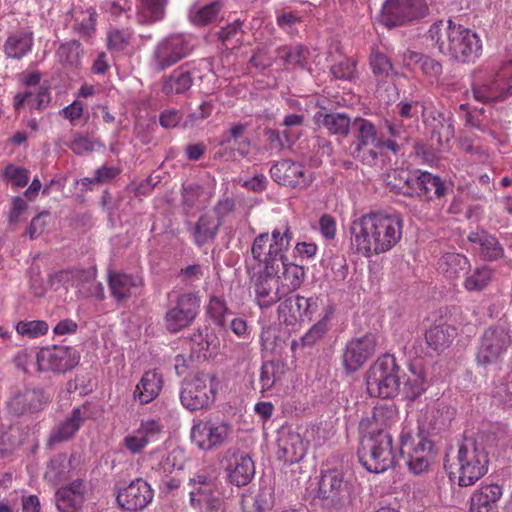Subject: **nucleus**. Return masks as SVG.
I'll list each match as a JSON object with an SVG mask.
<instances>
[{
	"label": "nucleus",
	"instance_id": "nucleus-1",
	"mask_svg": "<svg viewBox=\"0 0 512 512\" xmlns=\"http://www.w3.org/2000/svg\"><path fill=\"white\" fill-rule=\"evenodd\" d=\"M403 219L398 213L372 212L350 225L351 242L365 257L390 251L402 238Z\"/></svg>",
	"mask_w": 512,
	"mask_h": 512
},
{
	"label": "nucleus",
	"instance_id": "nucleus-2",
	"mask_svg": "<svg viewBox=\"0 0 512 512\" xmlns=\"http://www.w3.org/2000/svg\"><path fill=\"white\" fill-rule=\"evenodd\" d=\"M438 411H422L415 425L407 423L400 434V454L409 470L419 475L429 467L433 442L431 432L438 429L436 418Z\"/></svg>",
	"mask_w": 512,
	"mask_h": 512
},
{
	"label": "nucleus",
	"instance_id": "nucleus-3",
	"mask_svg": "<svg viewBox=\"0 0 512 512\" xmlns=\"http://www.w3.org/2000/svg\"><path fill=\"white\" fill-rule=\"evenodd\" d=\"M367 391L372 397L393 398L400 392L401 368L396 358L384 354L370 366L365 374Z\"/></svg>",
	"mask_w": 512,
	"mask_h": 512
},
{
	"label": "nucleus",
	"instance_id": "nucleus-4",
	"mask_svg": "<svg viewBox=\"0 0 512 512\" xmlns=\"http://www.w3.org/2000/svg\"><path fill=\"white\" fill-rule=\"evenodd\" d=\"M489 458L485 448L472 440H465L458 448L456 461L451 465L457 475L458 484L468 487L475 484L488 472Z\"/></svg>",
	"mask_w": 512,
	"mask_h": 512
},
{
	"label": "nucleus",
	"instance_id": "nucleus-5",
	"mask_svg": "<svg viewBox=\"0 0 512 512\" xmlns=\"http://www.w3.org/2000/svg\"><path fill=\"white\" fill-rule=\"evenodd\" d=\"M472 92L477 101L485 104L506 99L512 94V61L504 62L494 72L476 74Z\"/></svg>",
	"mask_w": 512,
	"mask_h": 512
},
{
	"label": "nucleus",
	"instance_id": "nucleus-6",
	"mask_svg": "<svg viewBox=\"0 0 512 512\" xmlns=\"http://www.w3.org/2000/svg\"><path fill=\"white\" fill-rule=\"evenodd\" d=\"M393 439L390 433L364 435L358 449L362 466L371 473H383L395 465Z\"/></svg>",
	"mask_w": 512,
	"mask_h": 512
},
{
	"label": "nucleus",
	"instance_id": "nucleus-7",
	"mask_svg": "<svg viewBox=\"0 0 512 512\" xmlns=\"http://www.w3.org/2000/svg\"><path fill=\"white\" fill-rule=\"evenodd\" d=\"M512 345V336L506 323H497L484 330L476 352L478 365L487 367L502 362Z\"/></svg>",
	"mask_w": 512,
	"mask_h": 512
},
{
	"label": "nucleus",
	"instance_id": "nucleus-8",
	"mask_svg": "<svg viewBox=\"0 0 512 512\" xmlns=\"http://www.w3.org/2000/svg\"><path fill=\"white\" fill-rule=\"evenodd\" d=\"M429 14L426 0H385L379 21L388 29L402 27Z\"/></svg>",
	"mask_w": 512,
	"mask_h": 512
},
{
	"label": "nucleus",
	"instance_id": "nucleus-9",
	"mask_svg": "<svg viewBox=\"0 0 512 512\" xmlns=\"http://www.w3.org/2000/svg\"><path fill=\"white\" fill-rule=\"evenodd\" d=\"M353 140L349 154L365 165L373 166L378 159L379 136L376 126L368 119L357 117L352 122Z\"/></svg>",
	"mask_w": 512,
	"mask_h": 512
},
{
	"label": "nucleus",
	"instance_id": "nucleus-10",
	"mask_svg": "<svg viewBox=\"0 0 512 512\" xmlns=\"http://www.w3.org/2000/svg\"><path fill=\"white\" fill-rule=\"evenodd\" d=\"M200 302L197 292H182L171 298L164 317L167 331L178 333L190 326L200 312Z\"/></svg>",
	"mask_w": 512,
	"mask_h": 512
},
{
	"label": "nucleus",
	"instance_id": "nucleus-11",
	"mask_svg": "<svg viewBox=\"0 0 512 512\" xmlns=\"http://www.w3.org/2000/svg\"><path fill=\"white\" fill-rule=\"evenodd\" d=\"M213 378L208 373H198L182 381L180 400L190 411L207 408L214 400Z\"/></svg>",
	"mask_w": 512,
	"mask_h": 512
},
{
	"label": "nucleus",
	"instance_id": "nucleus-12",
	"mask_svg": "<svg viewBox=\"0 0 512 512\" xmlns=\"http://www.w3.org/2000/svg\"><path fill=\"white\" fill-rule=\"evenodd\" d=\"M279 273L280 266L266 262L265 266L251 277L256 301L261 308L271 307L286 296L277 277Z\"/></svg>",
	"mask_w": 512,
	"mask_h": 512
},
{
	"label": "nucleus",
	"instance_id": "nucleus-13",
	"mask_svg": "<svg viewBox=\"0 0 512 512\" xmlns=\"http://www.w3.org/2000/svg\"><path fill=\"white\" fill-rule=\"evenodd\" d=\"M191 51L192 46L183 35H170L155 46L151 58L153 69L164 71L186 58Z\"/></svg>",
	"mask_w": 512,
	"mask_h": 512
},
{
	"label": "nucleus",
	"instance_id": "nucleus-14",
	"mask_svg": "<svg viewBox=\"0 0 512 512\" xmlns=\"http://www.w3.org/2000/svg\"><path fill=\"white\" fill-rule=\"evenodd\" d=\"M190 502L191 505L206 510H217L221 504L224 493L219 490L217 478L212 474L201 472L190 479Z\"/></svg>",
	"mask_w": 512,
	"mask_h": 512
},
{
	"label": "nucleus",
	"instance_id": "nucleus-15",
	"mask_svg": "<svg viewBox=\"0 0 512 512\" xmlns=\"http://www.w3.org/2000/svg\"><path fill=\"white\" fill-rule=\"evenodd\" d=\"M423 123L430 133L431 145L438 150L447 148L454 138L453 117L446 114L433 104L423 107Z\"/></svg>",
	"mask_w": 512,
	"mask_h": 512
},
{
	"label": "nucleus",
	"instance_id": "nucleus-16",
	"mask_svg": "<svg viewBox=\"0 0 512 512\" xmlns=\"http://www.w3.org/2000/svg\"><path fill=\"white\" fill-rule=\"evenodd\" d=\"M35 360L41 372L65 373L77 366L80 355L72 347L53 346L37 352Z\"/></svg>",
	"mask_w": 512,
	"mask_h": 512
},
{
	"label": "nucleus",
	"instance_id": "nucleus-17",
	"mask_svg": "<svg viewBox=\"0 0 512 512\" xmlns=\"http://www.w3.org/2000/svg\"><path fill=\"white\" fill-rule=\"evenodd\" d=\"M377 337L367 333L347 342L342 355V364L347 373L359 370L376 352Z\"/></svg>",
	"mask_w": 512,
	"mask_h": 512
},
{
	"label": "nucleus",
	"instance_id": "nucleus-18",
	"mask_svg": "<svg viewBox=\"0 0 512 512\" xmlns=\"http://www.w3.org/2000/svg\"><path fill=\"white\" fill-rule=\"evenodd\" d=\"M318 310V298L291 295L278 306V318L287 326H294L305 320L310 321Z\"/></svg>",
	"mask_w": 512,
	"mask_h": 512
},
{
	"label": "nucleus",
	"instance_id": "nucleus-19",
	"mask_svg": "<svg viewBox=\"0 0 512 512\" xmlns=\"http://www.w3.org/2000/svg\"><path fill=\"white\" fill-rule=\"evenodd\" d=\"M482 53V42L478 34L458 24L452 37V46L448 56L460 63L475 62Z\"/></svg>",
	"mask_w": 512,
	"mask_h": 512
},
{
	"label": "nucleus",
	"instance_id": "nucleus-20",
	"mask_svg": "<svg viewBox=\"0 0 512 512\" xmlns=\"http://www.w3.org/2000/svg\"><path fill=\"white\" fill-rule=\"evenodd\" d=\"M49 402V395L42 388H25L13 392L7 402L10 414L22 416L41 411Z\"/></svg>",
	"mask_w": 512,
	"mask_h": 512
},
{
	"label": "nucleus",
	"instance_id": "nucleus-21",
	"mask_svg": "<svg viewBox=\"0 0 512 512\" xmlns=\"http://www.w3.org/2000/svg\"><path fill=\"white\" fill-rule=\"evenodd\" d=\"M348 494L349 483L342 469L322 470L318 489L319 498L328 501L330 505L338 506Z\"/></svg>",
	"mask_w": 512,
	"mask_h": 512
},
{
	"label": "nucleus",
	"instance_id": "nucleus-22",
	"mask_svg": "<svg viewBox=\"0 0 512 512\" xmlns=\"http://www.w3.org/2000/svg\"><path fill=\"white\" fill-rule=\"evenodd\" d=\"M231 426L225 422L200 421L191 429L192 441L203 450H211L222 445L229 434Z\"/></svg>",
	"mask_w": 512,
	"mask_h": 512
},
{
	"label": "nucleus",
	"instance_id": "nucleus-23",
	"mask_svg": "<svg viewBox=\"0 0 512 512\" xmlns=\"http://www.w3.org/2000/svg\"><path fill=\"white\" fill-rule=\"evenodd\" d=\"M154 496L151 486L142 478H136L117 494L118 505L130 512H139L145 509Z\"/></svg>",
	"mask_w": 512,
	"mask_h": 512
},
{
	"label": "nucleus",
	"instance_id": "nucleus-24",
	"mask_svg": "<svg viewBox=\"0 0 512 512\" xmlns=\"http://www.w3.org/2000/svg\"><path fill=\"white\" fill-rule=\"evenodd\" d=\"M270 175L276 183L291 188H305L310 183L304 166L291 160H281L273 164Z\"/></svg>",
	"mask_w": 512,
	"mask_h": 512
},
{
	"label": "nucleus",
	"instance_id": "nucleus-25",
	"mask_svg": "<svg viewBox=\"0 0 512 512\" xmlns=\"http://www.w3.org/2000/svg\"><path fill=\"white\" fill-rule=\"evenodd\" d=\"M412 190V197H416L422 201H432L434 199H442L448 191L447 183L439 176L430 172L415 170V179Z\"/></svg>",
	"mask_w": 512,
	"mask_h": 512
},
{
	"label": "nucleus",
	"instance_id": "nucleus-26",
	"mask_svg": "<svg viewBox=\"0 0 512 512\" xmlns=\"http://www.w3.org/2000/svg\"><path fill=\"white\" fill-rule=\"evenodd\" d=\"M398 421L399 413L395 405H378L374 407L371 417H367L360 422V429L370 436L390 433L389 429Z\"/></svg>",
	"mask_w": 512,
	"mask_h": 512
},
{
	"label": "nucleus",
	"instance_id": "nucleus-27",
	"mask_svg": "<svg viewBox=\"0 0 512 512\" xmlns=\"http://www.w3.org/2000/svg\"><path fill=\"white\" fill-rule=\"evenodd\" d=\"M87 485L77 479L56 491V506L59 512H79L85 501Z\"/></svg>",
	"mask_w": 512,
	"mask_h": 512
},
{
	"label": "nucleus",
	"instance_id": "nucleus-28",
	"mask_svg": "<svg viewBox=\"0 0 512 512\" xmlns=\"http://www.w3.org/2000/svg\"><path fill=\"white\" fill-rule=\"evenodd\" d=\"M233 462L226 468L227 478L231 484L237 487L247 485L255 474V465L252 458L245 452L234 450Z\"/></svg>",
	"mask_w": 512,
	"mask_h": 512
},
{
	"label": "nucleus",
	"instance_id": "nucleus-29",
	"mask_svg": "<svg viewBox=\"0 0 512 512\" xmlns=\"http://www.w3.org/2000/svg\"><path fill=\"white\" fill-rule=\"evenodd\" d=\"M142 285L143 280L139 276L111 270L108 272V286L112 297L118 303L126 302L131 298L133 290Z\"/></svg>",
	"mask_w": 512,
	"mask_h": 512
},
{
	"label": "nucleus",
	"instance_id": "nucleus-30",
	"mask_svg": "<svg viewBox=\"0 0 512 512\" xmlns=\"http://www.w3.org/2000/svg\"><path fill=\"white\" fill-rule=\"evenodd\" d=\"M88 417L89 407L87 405L74 408L51 433L50 441L60 443L71 439Z\"/></svg>",
	"mask_w": 512,
	"mask_h": 512
},
{
	"label": "nucleus",
	"instance_id": "nucleus-31",
	"mask_svg": "<svg viewBox=\"0 0 512 512\" xmlns=\"http://www.w3.org/2000/svg\"><path fill=\"white\" fill-rule=\"evenodd\" d=\"M502 496V488L497 484L481 486L470 499L469 512H499L498 501Z\"/></svg>",
	"mask_w": 512,
	"mask_h": 512
},
{
	"label": "nucleus",
	"instance_id": "nucleus-32",
	"mask_svg": "<svg viewBox=\"0 0 512 512\" xmlns=\"http://www.w3.org/2000/svg\"><path fill=\"white\" fill-rule=\"evenodd\" d=\"M271 243L268 247V258L266 262H272L276 266L283 264V261L287 258L284 254L285 251L290 247L293 239V233L290 227L285 224L282 228H275L271 234Z\"/></svg>",
	"mask_w": 512,
	"mask_h": 512
},
{
	"label": "nucleus",
	"instance_id": "nucleus-33",
	"mask_svg": "<svg viewBox=\"0 0 512 512\" xmlns=\"http://www.w3.org/2000/svg\"><path fill=\"white\" fill-rule=\"evenodd\" d=\"M163 385L161 374L155 370L147 371L143 374L134 391V398L140 404L152 402L160 393Z\"/></svg>",
	"mask_w": 512,
	"mask_h": 512
},
{
	"label": "nucleus",
	"instance_id": "nucleus-34",
	"mask_svg": "<svg viewBox=\"0 0 512 512\" xmlns=\"http://www.w3.org/2000/svg\"><path fill=\"white\" fill-rule=\"evenodd\" d=\"M305 455V447L298 433H288L278 440V459L286 463L299 462Z\"/></svg>",
	"mask_w": 512,
	"mask_h": 512
},
{
	"label": "nucleus",
	"instance_id": "nucleus-35",
	"mask_svg": "<svg viewBox=\"0 0 512 512\" xmlns=\"http://www.w3.org/2000/svg\"><path fill=\"white\" fill-rule=\"evenodd\" d=\"M193 85V77L184 67L175 69L170 75L161 79V91L166 96L186 93Z\"/></svg>",
	"mask_w": 512,
	"mask_h": 512
},
{
	"label": "nucleus",
	"instance_id": "nucleus-36",
	"mask_svg": "<svg viewBox=\"0 0 512 512\" xmlns=\"http://www.w3.org/2000/svg\"><path fill=\"white\" fill-rule=\"evenodd\" d=\"M280 272L277 277L286 296L299 289L306 277L304 267L289 263L287 258L280 264Z\"/></svg>",
	"mask_w": 512,
	"mask_h": 512
},
{
	"label": "nucleus",
	"instance_id": "nucleus-37",
	"mask_svg": "<svg viewBox=\"0 0 512 512\" xmlns=\"http://www.w3.org/2000/svg\"><path fill=\"white\" fill-rule=\"evenodd\" d=\"M458 24L449 20L447 24L443 21L433 23L427 33V39L432 41L438 48L439 52L448 55L452 46V37L456 32Z\"/></svg>",
	"mask_w": 512,
	"mask_h": 512
},
{
	"label": "nucleus",
	"instance_id": "nucleus-38",
	"mask_svg": "<svg viewBox=\"0 0 512 512\" xmlns=\"http://www.w3.org/2000/svg\"><path fill=\"white\" fill-rule=\"evenodd\" d=\"M217 342V337L208 328L193 333L190 337L191 358L198 361L208 359Z\"/></svg>",
	"mask_w": 512,
	"mask_h": 512
},
{
	"label": "nucleus",
	"instance_id": "nucleus-39",
	"mask_svg": "<svg viewBox=\"0 0 512 512\" xmlns=\"http://www.w3.org/2000/svg\"><path fill=\"white\" fill-rule=\"evenodd\" d=\"M274 488L270 485L261 486L254 495H243V512H264L274 505Z\"/></svg>",
	"mask_w": 512,
	"mask_h": 512
},
{
	"label": "nucleus",
	"instance_id": "nucleus-40",
	"mask_svg": "<svg viewBox=\"0 0 512 512\" xmlns=\"http://www.w3.org/2000/svg\"><path fill=\"white\" fill-rule=\"evenodd\" d=\"M468 240L479 246V254L484 260L493 261L503 256V248L498 240L486 231L471 232Z\"/></svg>",
	"mask_w": 512,
	"mask_h": 512
},
{
	"label": "nucleus",
	"instance_id": "nucleus-41",
	"mask_svg": "<svg viewBox=\"0 0 512 512\" xmlns=\"http://www.w3.org/2000/svg\"><path fill=\"white\" fill-rule=\"evenodd\" d=\"M222 222L213 215L203 214L199 217L193 229V239L197 246L202 247L216 238Z\"/></svg>",
	"mask_w": 512,
	"mask_h": 512
},
{
	"label": "nucleus",
	"instance_id": "nucleus-42",
	"mask_svg": "<svg viewBox=\"0 0 512 512\" xmlns=\"http://www.w3.org/2000/svg\"><path fill=\"white\" fill-rule=\"evenodd\" d=\"M318 124L325 127L330 134L341 137L348 136L352 122L350 117L345 113H324L319 111L315 115Z\"/></svg>",
	"mask_w": 512,
	"mask_h": 512
},
{
	"label": "nucleus",
	"instance_id": "nucleus-43",
	"mask_svg": "<svg viewBox=\"0 0 512 512\" xmlns=\"http://www.w3.org/2000/svg\"><path fill=\"white\" fill-rule=\"evenodd\" d=\"M456 335L454 327L440 324L430 327L426 331L425 338L429 347L435 351H443L448 348Z\"/></svg>",
	"mask_w": 512,
	"mask_h": 512
},
{
	"label": "nucleus",
	"instance_id": "nucleus-44",
	"mask_svg": "<svg viewBox=\"0 0 512 512\" xmlns=\"http://www.w3.org/2000/svg\"><path fill=\"white\" fill-rule=\"evenodd\" d=\"M427 389V381L424 371L417 365L410 367V375L407 376L402 393L410 401L418 398Z\"/></svg>",
	"mask_w": 512,
	"mask_h": 512
},
{
	"label": "nucleus",
	"instance_id": "nucleus-45",
	"mask_svg": "<svg viewBox=\"0 0 512 512\" xmlns=\"http://www.w3.org/2000/svg\"><path fill=\"white\" fill-rule=\"evenodd\" d=\"M413 179H415V171L410 173L403 170H394L386 175L385 182L390 191L412 197Z\"/></svg>",
	"mask_w": 512,
	"mask_h": 512
},
{
	"label": "nucleus",
	"instance_id": "nucleus-46",
	"mask_svg": "<svg viewBox=\"0 0 512 512\" xmlns=\"http://www.w3.org/2000/svg\"><path fill=\"white\" fill-rule=\"evenodd\" d=\"M74 19V29L83 37H89L95 30L96 11L93 7L84 11L81 7L74 6L70 11Z\"/></svg>",
	"mask_w": 512,
	"mask_h": 512
},
{
	"label": "nucleus",
	"instance_id": "nucleus-47",
	"mask_svg": "<svg viewBox=\"0 0 512 512\" xmlns=\"http://www.w3.org/2000/svg\"><path fill=\"white\" fill-rule=\"evenodd\" d=\"M439 267L448 278H457L460 273L466 272L470 263L466 256L459 253H446L440 261Z\"/></svg>",
	"mask_w": 512,
	"mask_h": 512
},
{
	"label": "nucleus",
	"instance_id": "nucleus-48",
	"mask_svg": "<svg viewBox=\"0 0 512 512\" xmlns=\"http://www.w3.org/2000/svg\"><path fill=\"white\" fill-rule=\"evenodd\" d=\"M167 0H141L137 19L141 24H152L162 20Z\"/></svg>",
	"mask_w": 512,
	"mask_h": 512
},
{
	"label": "nucleus",
	"instance_id": "nucleus-49",
	"mask_svg": "<svg viewBox=\"0 0 512 512\" xmlns=\"http://www.w3.org/2000/svg\"><path fill=\"white\" fill-rule=\"evenodd\" d=\"M277 57L286 66L304 68L309 56V50L303 45L282 46L276 50Z\"/></svg>",
	"mask_w": 512,
	"mask_h": 512
},
{
	"label": "nucleus",
	"instance_id": "nucleus-50",
	"mask_svg": "<svg viewBox=\"0 0 512 512\" xmlns=\"http://www.w3.org/2000/svg\"><path fill=\"white\" fill-rule=\"evenodd\" d=\"M32 44V34L20 32L6 40L4 50L8 57L20 59L31 50Z\"/></svg>",
	"mask_w": 512,
	"mask_h": 512
},
{
	"label": "nucleus",
	"instance_id": "nucleus-51",
	"mask_svg": "<svg viewBox=\"0 0 512 512\" xmlns=\"http://www.w3.org/2000/svg\"><path fill=\"white\" fill-rule=\"evenodd\" d=\"M222 8L220 1H214L204 6L193 5L189 10V19L198 26L206 25L212 22Z\"/></svg>",
	"mask_w": 512,
	"mask_h": 512
},
{
	"label": "nucleus",
	"instance_id": "nucleus-52",
	"mask_svg": "<svg viewBox=\"0 0 512 512\" xmlns=\"http://www.w3.org/2000/svg\"><path fill=\"white\" fill-rule=\"evenodd\" d=\"M82 54L81 44L75 40L60 45L57 50L60 63L72 69H78L81 66Z\"/></svg>",
	"mask_w": 512,
	"mask_h": 512
},
{
	"label": "nucleus",
	"instance_id": "nucleus-53",
	"mask_svg": "<svg viewBox=\"0 0 512 512\" xmlns=\"http://www.w3.org/2000/svg\"><path fill=\"white\" fill-rule=\"evenodd\" d=\"M69 464L66 454L59 453L55 455L48 462L45 478L53 484H58L67 477Z\"/></svg>",
	"mask_w": 512,
	"mask_h": 512
},
{
	"label": "nucleus",
	"instance_id": "nucleus-54",
	"mask_svg": "<svg viewBox=\"0 0 512 512\" xmlns=\"http://www.w3.org/2000/svg\"><path fill=\"white\" fill-rule=\"evenodd\" d=\"M408 59L416 66H418L422 72L430 77H437L442 73V65L437 60L430 56L424 55L418 52H409Z\"/></svg>",
	"mask_w": 512,
	"mask_h": 512
},
{
	"label": "nucleus",
	"instance_id": "nucleus-55",
	"mask_svg": "<svg viewBox=\"0 0 512 512\" xmlns=\"http://www.w3.org/2000/svg\"><path fill=\"white\" fill-rule=\"evenodd\" d=\"M493 271L488 266L476 268L471 275H469L464 282V287L468 291H481L491 281Z\"/></svg>",
	"mask_w": 512,
	"mask_h": 512
},
{
	"label": "nucleus",
	"instance_id": "nucleus-56",
	"mask_svg": "<svg viewBox=\"0 0 512 512\" xmlns=\"http://www.w3.org/2000/svg\"><path fill=\"white\" fill-rule=\"evenodd\" d=\"M370 66L374 76L379 81H385L393 68L390 59L385 54L378 51L372 52L370 56Z\"/></svg>",
	"mask_w": 512,
	"mask_h": 512
},
{
	"label": "nucleus",
	"instance_id": "nucleus-57",
	"mask_svg": "<svg viewBox=\"0 0 512 512\" xmlns=\"http://www.w3.org/2000/svg\"><path fill=\"white\" fill-rule=\"evenodd\" d=\"M248 128L247 123H237L231 126L228 130L229 139H232L236 145H238V152L242 156H246L249 152L251 145L250 139L244 137V133Z\"/></svg>",
	"mask_w": 512,
	"mask_h": 512
},
{
	"label": "nucleus",
	"instance_id": "nucleus-58",
	"mask_svg": "<svg viewBox=\"0 0 512 512\" xmlns=\"http://www.w3.org/2000/svg\"><path fill=\"white\" fill-rule=\"evenodd\" d=\"M48 328V324L41 320L20 321L16 325V331L18 334L29 338H36L46 334Z\"/></svg>",
	"mask_w": 512,
	"mask_h": 512
},
{
	"label": "nucleus",
	"instance_id": "nucleus-59",
	"mask_svg": "<svg viewBox=\"0 0 512 512\" xmlns=\"http://www.w3.org/2000/svg\"><path fill=\"white\" fill-rule=\"evenodd\" d=\"M208 313L214 322L221 327H226V316L231 314L225 301L215 296L211 297L209 301Z\"/></svg>",
	"mask_w": 512,
	"mask_h": 512
},
{
	"label": "nucleus",
	"instance_id": "nucleus-60",
	"mask_svg": "<svg viewBox=\"0 0 512 512\" xmlns=\"http://www.w3.org/2000/svg\"><path fill=\"white\" fill-rule=\"evenodd\" d=\"M102 146L103 144L99 140H93L80 133H75L70 144V149L77 155H83L94 151L96 147Z\"/></svg>",
	"mask_w": 512,
	"mask_h": 512
},
{
	"label": "nucleus",
	"instance_id": "nucleus-61",
	"mask_svg": "<svg viewBox=\"0 0 512 512\" xmlns=\"http://www.w3.org/2000/svg\"><path fill=\"white\" fill-rule=\"evenodd\" d=\"M269 242V234L267 232L261 233L255 237L252 247L251 254L255 261L261 264L263 267L266 264L268 258L267 244Z\"/></svg>",
	"mask_w": 512,
	"mask_h": 512
},
{
	"label": "nucleus",
	"instance_id": "nucleus-62",
	"mask_svg": "<svg viewBox=\"0 0 512 512\" xmlns=\"http://www.w3.org/2000/svg\"><path fill=\"white\" fill-rule=\"evenodd\" d=\"M278 366L274 361H266L261 366L260 384L261 392L270 390L277 379Z\"/></svg>",
	"mask_w": 512,
	"mask_h": 512
},
{
	"label": "nucleus",
	"instance_id": "nucleus-63",
	"mask_svg": "<svg viewBox=\"0 0 512 512\" xmlns=\"http://www.w3.org/2000/svg\"><path fill=\"white\" fill-rule=\"evenodd\" d=\"M4 178L10 180L16 187H24L29 181L28 171L25 168L9 164L2 172Z\"/></svg>",
	"mask_w": 512,
	"mask_h": 512
},
{
	"label": "nucleus",
	"instance_id": "nucleus-64",
	"mask_svg": "<svg viewBox=\"0 0 512 512\" xmlns=\"http://www.w3.org/2000/svg\"><path fill=\"white\" fill-rule=\"evenodd\" d=\"M137 432L145 439V442L148 444L158 439L159 435L162 433V426L155 420H149L142 422Z\"/></svg>",
	"mask_w": 512,
	"mask_h": 512
}]
</instances>
